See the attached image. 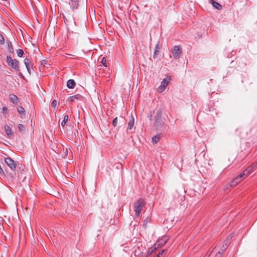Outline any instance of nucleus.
Instances as JSON below:
<instances>
[{
  "instance_id": "29",
  "label": "nucleus",
  "mask_w": 257,
  "mask_h": 257,
  "mask_svg": "<svg viewBox=\"0 0 257 257\" xmlns=\"http://www.w3.org/2000/svg\"><path fill=\"white\" fill-rule=\"evenodd\" d=\"M101 64H102V65L104 67H107V64H106V59L104 57H103L101 61Z\"/></svg>"
},
{
  "instance_id": "15",
  "label": "nucleus",
  "mask_w": 257,
  "mask_h": 257,
  "mask_svg": "<svg viewBox=\"0 0 257 257\" xmlns=\"http://www.w3.org/2000/svg\"><path fill=\"white\" fill-rule=\"evenodd\" d=\"M161 49V47L160 46V43L158 42L155 46V50H154V53L153 55V57L154 58H156L159 54V51Z\"/></svg>"
},
{
  "instance_id": "14",
  "label": "nucleus",
  "mask_w": 257,
  "mask_h": 257,
  "mask_svg": "<svg viewBox=\"0 0 257 257\" xmlns=\"http://www.w3.org/2000/svg\"><path fill=\"white\" fill-rule=\"evenodd\" d=\"M4 129L5 130V133L7 136L11 138L12 136V131L11 128L8 126L7 124H5L4 125Z\"/></svg>"
},
{
  "instance_id": "33",
  "label": "nucleus",
  "mask_w": 257,
  "mask_h": 257,
  "mask_svg": "<svg viewBox=\"0 0 257 257\" xmlns=\"http://www.w3.org/2000/svg\"><path fill=\"white\" fill-rule=\"evenodd\" d=\"M57 101L54 99L52 102V106L55 108L57 106Z\"/></svg>"
},
{
  "instance_id": "8",
  "label": "nucleus",
  "mask_w": 257,
  "mask_h": 257,
  "mask_svg": "<svg viewBox=\"0 0 257 257\" xmlns=\"http://www.w3.org/2000/svg\"><path fill=\"white\" fill-rule=\"evenodd\" d=\"M169 239V237L168 235L163 236L161 238H159L157 242L154 244L157 247H161L167 243Z\"/></svg>"
},
{
  "instance_id": "41",
  "label": "nucleus",
  "mask_w": 257,
  "mask_h": 257,
  "mask_svg": "<svg viewBox=\"0 0 257 257\" xmlns=\"http://www.w3.org/2000/svg\"><path fill=\"white\" fill-rule=\"evenodd\" d=\"M212 251H210V253H209V256H210V255H211V253H212Z\"/></svg>"
},
{
  "instance_id": "13",
  "label": "nucleus",
  "mask_w": 257,
  "mask_h": 257,
  "mask_svg": "<svg viewBox=\"0 0 257 257\" xmlns=\"http://www.w3.org/2000/svg\"><path fill=\"white\" fill-rule=\"evenodd\" d=\"M158 248L155 246V244H154L151 247L149 248L147 250L146 257H149L153 253L155 252Z\"/></svg>"
},
{
  "instance_id": "34",
  "label": "nucleus",
  "mask_w": 257,
  "mask_h": 257,
  "mask_svg": "<svg viewBox=\"0 0 257 257\" xmlns=\"http://www.w3.org/2000/svg\"><path fill=\"white\" fill-rule=\"evenodd\" d=\"M149 219L148 218H147L145 220H144V222H143V226L144 227L146 228H147V223H148V221Z\"/></svg>"
},
{
  "instance_id": "43",
  "label": "nucleus",
  "mask_w": 257,
  "mask_h": 257,
  "mask_svg": "<svg viewBox=\"0 0 257 257\" xmlns=\"http://www.w3.org/2000/svg\"><path fill=\"white\" fill-rule=\"evenodd\" d=\"M212 251H210V253H209V256H210V255H211V253H212Z\"/></svg>"
},
{
  "instance_id": "39",
  "label": "nucleus",
  "mask_w": 257,
  "mask_h": 257,
  "mask_svg": "<svg viewBox=\"0 0 257 257\" xmlns=\"http://www.w3.org/2000/svg\"><path fill=\"white\" fill-rule=\"evenodd\" d=\"M28 72L30 74H31V69L30 67H28L27 68Z\"/></svg>"
},
{
  "instance_id": "3",
  "label": "nucleus",
  "mask_w": 257,
  "mask_h": 257,
  "mask_svg": "<svg viewBox=\"0 0 257 257\" xmlns=\"http://www.w3.org/2000/svg\"><path fill=\"white\" fill-rule=\"evenodd\" d=\"M6 61L8 65L16 71H19V62L18 60L13 59L10 56H7Z\"/></svg>"
},
{
  "instance_id": "18",
  "label": "nucleus",
  "mask_w": 257,
  "mask_h": 257,
  "mask_svg": "<svg viewBox=\"0 0 257 257\" xmlns=\"http://www.w3.org/2000/svg\"><path fill=\"white\" fill-rule=\"evenodd\" d=\"M75 82L73 79H69L67 82V86L70 89L74 88L75 85Z\"/></svg>"
},
{
  "instance_id": "40",
  "label": "nucleus",
  "mask_w": 257,
  "mask_h": 257,
  "mask_svg": "<svg viewBox=\"0 0 257 257\" xmlns=\"http://www.w3.org/2000/svg\"><path fill=\"white\" fill-rule=\"evenodd\" d=\"M212 251H210V253H209V256H210V255H211V253H212Z\"/></svg>"
},
{
  "instance_id": "20",
  "label": "nucleus",
  "mask_w": 257,
  "mask_h": 257,
  "mask_svg": "<svg viewBox=\"0 0 257 257\" xmlns=\"http://www.w3.org/2000/svg\"><path fill=\"white\" fill-rule=\"evenodd\" d=\"M210 2L213 7L217 10H221L222 9L221 5L218 3L214 1V0H210Z\"/></svg>"
},
{
  "instance_id": "37",
  "label": "nucleus",
  "mask_w": 257,
  "mask_h": 257,
  "mask_svg": "<svg viewBox=\"0 0 257 257\" xmlns=\"http://www.w3.org/2000/svg\"><path fill=\"white\" fill-rule=\"evenodd\" d=\"M19 76H20L21 78H24V76H23V75L22 74V73H21V72H20V73H19Z\"/></svg>"
},
{
  "instance_id": "24",
  "label": "nucleus",
  "mask_w": 257,
  "mask_h": 257,
  "mask_svg": "<svg viewBox=\"0 0 257 257\" xmlns=\"http://www.w3.org/2000/svg\"><path fill=\"white\" fill-rule=\"evenodd\" d=\"M68 116L67 115H65L64 116L63 120L62 121L61 124L62 126H64L66 124V122L68 121Z\"/></svg>"
},
{
  "instance_id": "5",
  "label": "nucleus",
  "mask_w": 257,
  "mask_h": 257,
  "mask_svg": "<svg viewBox=\"0 0 257 257\" xmlns=\"http://www.w3.org/2000/svg\"><path fill=\"white\" fill-rule=\"evenodd\" d=\"M170 78L168 76L163 79L161 83L160 86L158 88L159 92L161 93L165 90L166 87L169 84V82H170Z\"/></svg>"
},
{
  "instance_id": "35",
  "label": "nucleus",
  "mask_w": 257,
  "mask_h": 257,
  "mask_svg": "<svg viewBox=\"0 0 257 257\" xmlns=\"http://www.w3.org/2000/svg\"><path fill=\"white\" fill-rule=\"evenodd\" d=\"M252 166H249L245 169V171L248 172L249 174L252 172Z\"/></svg>"
},
{
  "instance_id": "10",
  "label": "nucleus",
  "mask_w": 257,
  "mask_h": 257,
  "mask_svg": "<svg viewBox=\"0 0 257 257\" xmlns=\"http://www.w3.org/2000/svg\"><path fill=\"white\" fill-rule=\"evenodd\" d=\"M244 176V173H241L240 174H239L236 178H235L231 182V184L230 185V186H233L235 185V184L238 183V182H240L242 179H243V177Z\"/></svg>"
},
{
  "instance_id": "4",
  "label": "nucleus",
  "mask_w": 257,
  "mask_h": 257,
  "mask_svg": "<svg viewBox=\"0 0 257 257\" xmlns=\"http://www.w3.org/2000/svg\"><path fill=\"white\" fill-rule=\"evenodd\" d=\"M172 53L175 59L177 60L180 58L182 53V50L179 45H176L172 49Z\"/></svg>"
},
{
  "instance_id": "7",
  "label": "nucleus",
  "mask_w": 257,
  "mask_h": 257,
  "mask_svg": "<svg viewBox=\"0 0 257 257\" xmlns=\"http://www.w3.org/2000/svg\"><path fill=\"white\" fill-rule=\"evenodd\" d=\"M162 111L161 110H158L155 116V122L154 125L156 127H160L162 124Z\"/></svg>"
},
{
  "instance_id": "30",
  "label": "nucleus",
  "mask_w": 257,
  "mask_h": 257,
  "mask_svg": "<svg viewBox=\"0 0 257 257\" xmlns=\"http://www.w3.org/2000/svg\"><path fill=\"white\" fill-rule=\"evenodd\" d=\"M8 108L5 106L3 107L2 109V112L4 114H7L8 113Z\"/></svg>"
},
{
  "instance_id": "27",
  "label": "nucleus",
  "mask_w": 257,
  "mask_h": 257,
  "mask_svg": "<svg viewBox=\"0 0 257 257\" xmlns=\"http://www.w3.org/2000/svg\"><path fill=\"white\" fill-rule=\"evenodd\" d=\"M18 127L19 129V131L20 133H22L25 130V127L23 124H21V123L19 124L18 125Z\"/></svg>"
},
{
  "instance_id": "38",
  "label": "nucleus",
  "mask_w": 257,
  "mask_h": 257,
  "mask_svg": "<svg viewBox=\"0 0 257 257\" xmlns=\"http://www.w3.org/2000/svg\"><path fill=\"white\" fill-rule=\"evenodd\" d=\"M242 173H244V176L245 175H247L248 174H249V173H248V172L247 171H245V170H244Z\"/></svg>"
},
{
  "instance_id": "9",
  "label": "nucleus",
  "mask_w": 257,
  "mask_h": 257,
  "mask_svg": "<svg viewBox=\"0 0 257 257\" xmlns=\"http://www.w3.org/2000/svg\"><path fill=\"white\" fill-rule=\"evenodd\" d=\"M64 21L66 26L75 24L74 18L69 14H66L63 16Z\"/></svg>"
},
{
  "instance_id": "16",
  "label": "nucleus",
  "mask_w": 257,
  "mask_h": 257,
  "mask_svg": "<svg viewBox=\"0 0 257 257\" xmlns=\"http://www.w3.org/2000/svg\"><path fill=\"white\" fill-rule=\"evenodd\" d=\"M9 99L13 103L18 104L19 100L18 97L14 94H10L9 96Z\"/></svg>"
},
{
  "instance_id": "22",
  "label": "nucleus",
  "mask_w": 257,
  "mask_h": 257,
  "mask_svg": "<svg viewBox=\"0 0 257 257\" xmlns=\"http://www.w3.org/2000/svg\"><path fill=\"white\" fill-rule=\"evenodd\" d=\"M24 63L25 65L26 68H27L28 67H30V66L32 65L31 60L29 58H26L24 59Z\"/></svg>"
},
{
  "instance_id": "32",
  "label": "nucleus",
  "mask_w": 257,
  "mask_h": 257,
  "mask_svg": "<svg viewBox=\"0 0 257 257\" xmlns=\"http://www.w3.org/2000/svg\"><path fill=\"white\" fill-rule=\"evenodd\" d=\"M117 124V117H115L112 121V124L114 127H116Z\"/></svg>"
},
{
  "instance_id": "44",
  "label": "nucleus",
  "mask_w": 257,
  "mask_h": 257,
  "mask_svg": "<svg viewBox=\"0 0 257 257\" xmlns=\"http://www.w3.org/2000/svg\"><path fill=\"white\" fill-rule=\"evenodd\" d=\"M212 251H210V253H209V256H210V255H211V253H212Z\"/></svg>"
},
{
  "instance_id": "28",
  "label": "nucleus",
  "mask_w": 257,
  "mask_h": 257,
  "mask_svg": "<svg viewBox=\"0 0 257 257\" xmlns=\"http://www.w3.org/2000/svg\"><path fill=\"white\" fill-rule=\"evenodd\" d=\"M17 54L19 57H22L24 54V51L21 49H19L17 50Z\"/></svg>"
},
{
  "instance_id": "25",
  "label": "nucleus",
  "mask_w": 257,
  "mask_h": 257,
  "mask_svg": "<svg viewBox=\"0 0 257 257\" xmlns=\"http://www.w3.org/2000/svg\"><path fill=\"white\" fill-rule=\"evenodd\" d=\"M166 252V250L165 249H162L160 250L156 257H164Z\"/></svg>"
},
{
  "instance_id": "31",
  "label": "nucleus",
  "mask_w": 257,
  "mask_h": 257,
  "mask_svg": "<svg viewBox=\"0 0 257 257\" xmlns=\"http://www.w3.org/2000/svg\"><path fill=\"white\" fill-rule=\"evenodd\" d=\"M5 43V39L4 36L0 34V45H3Z\"/></svg>"
},
{
  "instance_id": "6",
  "label": "nucleus",
  "mask_w": 257,
  "mask_h": 257,
  "mask_svg": "<svg viewBox=\"0 0 257 257\" xmlns=\"http://www.w3.org/2000/svg\"><path fill=\"white\" fill-rule=\"evenodd\" d=\"M81 0H68V4L73 12L78 9L80 6Z\"/></svg>"
},
{
  "instance_id": "1",
  "label": "nucleus",
  "mask_w": 257,
  "mask_h": 257,
  "mask_svg": "<svg viewBox=\"0 0 257 257\" xmlns=\"http://www.w3.org/2000/svg\"><path fill=\"white\" fill-rule=\"evenodd\" d=\"M5 162L12 171H16L18 173H22L25 171V166L24 164L15 161L9 156L5 159Z\"/></svg>"
},
{
  "instance_id": "36",
  "label": "nucleus",
  "mask_w": 257,
  "mask_h": 257,
  "mask_svg": "<svg viewBox=\"0 0 257 257\" xmlns=\"http://www.w3.org/2000/svg\"><path fill=\"white\" fill-rule=\"evenodd\" d=\"M222 253L220 251H218L215 254L214 257H221L222 256Z\"/></svg>"
},
{
  "instance_id": "21",
  "label": "nucleus",
  "mask_w": 257,
  "mask_h": 257,
  "mask_svg": "<svg viewBox=\"0 0 257 257\" xmlns=\"http://www.w3.org/2000/svg\"><path fill=\"white\" fill-rule=\"evenodd\" d=\"M134 125V118L133 116L132 115L131 119L130 120V121L128 123L127 131L129 130H132Z\"/></svg>"
},
{
  "instance_id": "42",
  "label": "nucleus",
  "mask_w": 257,
  "mask_h": 257,
  "mask_svg": "<svg viewBox=\"0 0 257 257\" xmlns=\"http://www.w3.org/2000/svg\"><path fill=\"white\" fill-rule=\"evenodd\" d=\"M212 251H210V253H209V256H210V255H211V253H212Z\"/></svg>"
},
{
  "instance_id": "11",
  "label": "nucleus",
  "mask_w": 257,
  "mask_h": 257,
  "mask_svg": "<svg viewBox=\"0 0 257 257\" xmlns=\"http://www.w3.org/2000/svg\"><path fill=\"white\" fill-rule=\"evenodd\" d=\"M4 164L3 161H0V178L5 179L6 177V171L4 169Z\"/></svg>"
},
{
  "instance_id": "12",
  "label": "nucleus",
  "mask_w": 257,
  "mask_h": 257,
  "mask_svg": "<svg viewBox=\"0 0 257 257\" xmlns=\"http://www.w3.org/2000/svg\"><path fill=\"white\" fill-rule=\"evenodd\" d=\"M83 97L79 94H77L76 95H74L71 96H70L68 98V101L69 102H73L76 100H81L82 99Z\"/></svg>"
},
{
  "instance_id": "17",
  "label": "nucleus",
  "mask_w": 257,
  "mask_h": 257,
  "mask_svg": "<svg viewBox=\"0 0 257 257\" xmlns=\"http://www.w3.org/2000/svg\"><path fill=\"white\" fill-rule=\"evenodd\" d=\"M17 111L21 115V117L23 118L25 115V110L23 107L19 106L17 107Z\"/></svg>"
},
{
  "instance_id": "2",
  "label": "nucleus",
  "mask_w": 257,
  "mask_h": 257,
  "mask_svg": "<svg viewBox=\"0 0 257 257\" xmlns=\"http://www.w3.org/2000/svg\"><path fill=\"white\" fill-rule=\"evenodd\" d=\"M145 205V202L143 199L140 198L137 200L134 205V211L135 212V216L136 217L140 216Z\"/></svg>"
},
{
  "instance_id": "19",
  "label": "nucleus",
  "mask_w": 257,
  "mask_h": 257,
  "mask_svg": "<svg viewBox=\"0 0 257 257\" xmlns=\"http://www.w3.org/2000/svg\"><path fill=\"white\" fill-rule=\"evenodd\" d=\"M229 237L230 239H231L232 235L230 234ZM229 237L224 241V243L222 245V249L223 250H225L230 244L229 239L228 238Z\"/></svg>"
},
{
  "instance_id": "26",
  "label": "nucleus",
  "mask_w": 257,
  "mask_h": 257,
  "mask_svg": "<svg viewBox=\"0 0 257 257\" xmlns=\"http://www.w3.org/2000/svg\"><path fill=\"white\" fill-rule=\"evenodd\" d=\"M160 139V136L159 135H156L152 138V141L154 144H157L159 142Z\"/></svg>"
},
{
  "instance_id": "23",
  "label": "nucleus",
  "mask_w": 257,
  "mask_h": 257,
  "mask_svg": "<svg viewBox=\"0 0 257 257\" xmlns=\"http://www.w3.org/2000/svg\"><path fill=\"white\" fill-rule=\"evenodd\" d=\"M7 44L8 47L9 49L10 52L11 53H14V48H13V45L12 44V43L10 41H8L7 42Z\"/></svg>"
}]
</instances>
